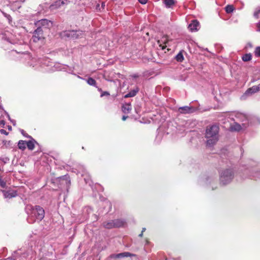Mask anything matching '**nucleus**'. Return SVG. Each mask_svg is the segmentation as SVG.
I'll list each match as a JSON object with an SVG mask.
<instances>
[{
    "label": "nucleus",
    "instance_id": "nucleus-1",
    "mask_svg": "<svg viewBox=\"0 0 260 260\" xmlns=\"http://www.w3.org/2000/svg\"><path fill=\"white\" fill-rule=\"evenodd\" d=\"M25 210L28 214L27 221L29 223H32L36 220L41 221L44 217V210L40 206L33 207L30 205H27L25 207Z\"/></svg>",
    "mask_w": 260,
    "mask_h": 260
},
{
    "label": "nucleus",
    "instance_id": "nucleus-2",
    "mask_svg": "<svg viewBox=\"0 0 260 260\" xmlns=\"http://www.w3.org/2000/svg\"><path fill=\"white\" fill-rule=\"evenodd\" d=\"M219 127L215 124L207 126L205 137L207 139V146H213L219 140Z\"/></svg>",
    "mask_w": 260,
    "mask_h": 260
},
{
    "label": "nucleus",
    "instance_id": "nucleus-3",
    "mask_svg": "<svg viewBox=\"0 0 260 260\" xmlns=\"http://www.w3.org/2000/svg\"><path fill=\"white\" fill-rule=\"evenodd\" d=\"M234 177V171L232 169H225L220 172V181L223 185L230 183Z\"/></svg>",
    "mask_w": 260,
    "mask_h": 260
},
{
    "label": "nucleus",
    "instance_id": "nucleus-4",
    "mask_svg": "<svg viewBox=\"0 0 260 260\" xmlns=\"http://www.w3.org/2000/svg\"><path fill=\"white\" fill-rule=\"evenodd\" d=\"M58 179L60 187L66 188L68 189L71 184V180L69 176L64 175L59 177Z\"/></svg>",
    "mask_w": 260,
    "mask_h": 260
},
{
    "label": "nucleus",
    "instance_id": "nucleus-5",
    "mask_svg": "<svg viewBox=\"0 0 260 260\" xmlns=\"http://www.w3.org/2000/svg\"><path fill=\"white\" fill-rule=\"evenodd\" d=\"M32 39L33 41L36 43L45 39L43 31L40 27H38L35 30Z\"/></svg>",
    "mask_w": 260,
    "mask_h": 260
},
{
    "label": "nucleus",
    "instance_id": "nucleus-6",
    "mask_svg": "<svg viewBox=\"0 0 260 260\" xmlns=\"http://www.w3.org/2000/svg\"><path fill=\"white\" fill-rule=\"evenodd\" d=\"M35 24L38 27H44V28H49L52 26V22L46 19H41L35 23Z\"/></svg>",
    "mask_w": 260,
    "mask_h": 260
},
{
    "label": "nucleus",
    "instance_id": "nucleus-7",
    "mask_svg": "<svg viewBox=\"0 0 260 260\" xmlns=\"http://www.w3.org/2000/svg\"><path fill=\"white\" fill-rule=\"evenodd\" d=\"M135 256V254L128 252H124L118 254H113L110 256V258L113 259H117L123 257H132Z\"/></svg>",
    "mask_w": 260,
    "mask_h": 260
},
{
    "label": "nucleus",
    "instance_id": "nucleus-8",
    "mask_svg": "<svg viewBox=\"0 0 260 260\" xmlns=\"http://www.w3.org/2000/svg\"><path fill=\"white\" fill-rule=\"evenodd\" d=\"M168 41V37L167 36H164L160 40L157 41V44L162 50H164L167 47L166 44Z\"/></svg>",
    "mask_w": 260,
    "mask_h": 260
},
{
    "label": "nucleus",
    "instance_id": "nucleus-9",
    "mask_svg": "<svg viewBox=\"0 0 260 260\" xmlns=\"http://www.w3.org/2000/svg\"><path fill=\"white\" fill-rule=\"evenodd\" d=\"M3 193L5 198L8 199L15 197L17 195V192L14 190H3Z\"/></svg>",
    "mask_w": 260,
    "mask_h": 260
},
{
    "label": "nucleus",
    "instance_id": "nucleus-10",
    "mask_svg": "<svg viewBox=\"0 0 260 260\" xmlns=\"http://www.w3.org/2000/svg\"><path fill=\"white\" fill-rule=\"evenodd\" d=\"M200 23L197 20H193L188 25V28L191 31H195L198 30Z\"/></svg>",
    "mask_w": 260,
    "mask_h": 260
},
{
    "label": "nucleus",
    "instance_id": "nucleus-11",
    "mask_svg": "<svg viewBox=\"0 0 260 260\" xmlns=\"http://www.w3.org/2000/svg\"><path fill=\"white\" fill-rule=\"evenodd\" d=\"M260 90V84L249 88L245 92V94L249 95L255 93Z\"/></svg>",
    "mask_w": 260,
    "mask_h": 260
},
{
    "label": "nucleus",
    "instance_id": "nucleus-12",
    "mask_svg": "<svg viewBox=\"0 0 260 260\" xmlns=\"http://www.w3.org/2000/svg\"><path fill=\"white\" fill-rule=\"evenodd\" d=\"M179 112L181 114H187L193 112V108L192 107L184 106L178 109Z\"/></svg>",
    "mask_w": 260,
    "mask_h": 260
},
{
    "label": "nucleus",
    "instance_id": "nucleus-13",
    "mask_svg": "<svg viewBox=\"0 0 260 260\" xmlns=\"http://www.w3.org/2000/svg\"><path fill=\"white\" fill-rule=\"evenodd\" d=\"M123 113L125 114L129 113L132 110V105L131 103H125L123 104L121 107Z\"/></svg>",
    "mask_w": 260,
    "mask_h": 260
},
{
    "label": "nucleus",
    "instance_id": "nucleus-14",
    "mask_svg": "<svg viewBox=\"0 0 260 260\" xmlns=\"http://www.w3.org/2000/svg\"><path fill=\"white\" fill-rule=\"evenodd\" d=\"M65 36L67 37H71L73 39H77L78 37V35L77 34V31L74 30H69L65 31Z\"/></svg>",
    "mask_w": 260,
    "mask_h": 260
},
{
    "label": "nucleus",
    "instance_id": "nucleus-15",
    "mask_svg": "<svg viewBox=\"0 0 260 260\" xmlns=\"http://www.w3.org/2000/svg\"><path fill=\"white\" fill-rule=\"evenodd\" d=\"M114 223V228H119L125 224L124 220L122 219H115L113 220Z\"/></svg>",
    "mask_w": 260,
    "mask_h": 260
},
{
    "label": "nucleus",
    "instance_id": "nucleus-16",
    "mask_svg": "<svg viewBox=\"0 0 260 260\" xmlns=\"http://www.w3.org/2000/svg\"><path fill=\"white\" fill-rule=\"evenodd\" d=\"M103 226L106 229L114 228V223L113 220L105 221L103 223Z\"/></svg>",
    "mask_w": 260,
    "mask_h": 260
},
{
    "label": "nucleus",
    "instance_id": "nucleus-17",
    "mask_svg": "<svg viewBox=\"0 0 260 260\" xmlns=\"http://www.w3.org/2000/svg\"><path fill=\"white\" fill-rule=\"evenodd\" d=\"M231 128L232 131H237V132L240 131L242 128L241 126L239 124L237 123L232 125L231 126Z\"/></svg>",
    "mask_w": 260,
    "mask_h": 260
},
{
    "label": "nucleus",
    "instance_id": "nucleus-18",
    "mask_svg": "<svg viewBox=\"0 0 260 260\" xmlns=\"http://www.w3.org/2000/svg\"><path fill=\"white\" fill-rule=\"evenodd\" d=\"M26 146V142L25 141L20 140L18 144V148L20 149L24 150L25 149Z\"/></svg>",
    "mask_w": 260,
    "mask_h": 260
},
{
    "label": "nucleus",
    "instance_id": "nucleus-19",
    "mask_svg": "<svg viewBox=\"0 0 260 260\" xmlns=\"http://www.w3.org/2000/svg\"><path fill=\"white\" fill-rule=\"evenodd\" d=\"M84 180L86 184H89V185H91L92 181L90 180V177L87 174L82 175Z\"/></svg>",
    "mask_w": 260,
    "mask_h": 260
},
{
    "label": "nucleus",
    "instance_id": "nucleus-20",
    "mask_svg": "<svg viewBox=\"0 0 260 260\" xmlns=\"http://www.w3.org/2000/svg\"><path fill=\"white\" fill-rule=\"evenodd\" d=\"M235 8L233 5H228L225 7V12L227 13H231L234 11Z\"/></svg>",
    "mask_w": 260,
    "mask_h": 260
},
{
    "label": "nucleus",
    "instance_id": "nucleus-21",
    "mask_svg": "<svg viewBox=\"0 0 260 260\" xmlns=\"http://www.w3.org/2000/svg\"><path fill=\"white\" fill-rule=\"evenodd\" d=\"M87 82L89 85L97 87L96 86V82L92 78H91V77L88 78V79L87 80Z\"/></svg>",
    "mask_w": 260,
    "mask_h": 260
},
{
    "label": "nucleus",
    "instance_id": "nucleus-22",
    "mask_svg": "<svg viewBox=\"0 0 260 260\" xmlns=\"http://www.w3.org/2000/svg\"><path fill=\"white\" fill-rule=\"evenodd\" d=\"M176 60L178 62H182L184 60V57L181 52H180L175 57Z\"/></svg>",
    "mask_w": 260,
    "mask_h": 260
},
{
    "label": "nucleus",
    "instance_id": "nucleus-23",
    "mask_svg": "<svg viewBox=\"0 0 260 260\" xmlns=\"http://www.w3.org/2000/svg\"><path fill=\"white\" fill-rule=\"evenodd\" d=\"M252 59V55L250 53L245 54L242 56V60L244 61H248Z\"/></svg>",
    "mask_w": 260,
    "mask_h": 260
},
{
    "label": "nucleus",
    "instance_id": "nucleus-24",
    "mask_svg": "<svg viewBox=\"0 0 260 260\" xmlns=\"http://www.w3.org/2000/svg\"><path fill=\"white\" fill-rule=\"evenodd\" d=\"M26 146L28 149L32 150L35 148V144L32 141L26 142Z\"/></svg>",
    "mask_w": 260,
    "mask_h": 260
},
{
    "label": "nucleus",
    "instance_id": "nucleus-25",
    "mask_svg": "<svg viewBox=\"0 0 260 260\" xmlns=\"http://www.w3.org/2000/svg\"><path fill=\"white\" fill-rule=\"evenodd\" d=\"M138 91L136 90H132L128 92L127 94H125L124 95V98H127L130 97H133L136 95V93H137Z\"/></svg>",
    "mask_w": 260,
    "mask_h": 260
},
{
    "label": "nucleus",
    "instance_id": "nucleus-26",
    "mask_svg": "<svg viewBox=\"0 0 260 260\" xmlns=\"http://www.w3.org/2000/svg\"><path fill=\"white\" fill-rule=\"evenodd\" d=\"M164 3L167 7L170 8L173 6L175 2L174 0H165Z\"/></svg>",
    "mask_w": 260,
    "mask_h": 260
},
{
    "label": "nucleus",
    "instance_id": "nucleus-27",
    "mask_svg": "<svg viewBox=\"0 0 260 260\" xmlns=\"http://www.w3.org/2000/svg\"><path fill=\"white\" fill-rule=\"evenodd\" d=\"M98 90L100 92H101V96L103 97L105 95H110V93L108 91H103L101 88H98Z\"/></svg>",
    "mask_w": 260,
    "mask_h": 260
},
{
    "label": "nucleus",
    "instance_id": "nucleus-28",
    "mask_svg": "<svg viewBox=\"0 0 260 260\" xmlns=\"http://www.w3.org/2000/svg\"><path fill=\"white\" fill-rule=\"evenodd\" d=\"M254 54L256 56L260 57V47H257L254 51Z\"/></svg>",
    "mask_w": 260,
    "mask_h": 260
},
{
    "label": "nucleus",
    "instance_id": "nucleus-29",
    "mask_svg": "<svg viewBox=\"0 0 260 260\" xmlns=\"http://www.w3.org/2000/svg\"><path fill=\"white\" fill-rule=\"evenodd\" d=\"M0 186L2 188H5L6 186V183L4 180H3L0 177Z\"/></svg>",
    "mask_w": 260,
    "mask_h": 260
},
{
    "label": "nucleus",
    "instance_id": "nucleus-30",
    "mask_svg": "<svg viewBox=\"0 0 260 260\" xmlns=\"http://www.w3.org/2000/svg\"><path fill=\"white\" fill-rule=\"evenodd\" d=\"M260 14V9H258L257 10H256L254 13V16L255 17H256V18H258V15L259 14Z\"/></svg>",
    "mask_w": 260,
    "mask_h": 260
},
{
    "label": "nucleus",
    "instance_id": "nucleus-31",
    "mask_svg": "<svg viewBox=\"0 0 260 260\" xmlns=\"http://www.w3.org/2000/svg\"><path fill=\"white\" fill-rule=\"evenodd\" d=\"M0 133L2 134H4V135H5L6 136L8 135V134H9V133L6 132V131L4 129H0Z\"/></svg>",
    "mask_w": 260,
    "mask_h": 260
},
{
    "label": "nucleus",
    "instance_id": "nucleus-32",
    "mask_svg": "<svg viewBox=\"0 0 260 260\" xmlns=\"http://www.w3.org/2000/svg\"><path fill=\"white\" fill-rule=\"evenodd\" d=\"M138 1L142 4H145L147 3L148 0H138Z\"/></svg>",
    "mask_w": 260,
    "mask_h": 260
},
{
    "label": "nucleus",
    "instance_id": "nucleus-33",
    "mask_svg": "<svg viewBox=\"0 0 260 260\" xmlns=\"http://www.w3.org/2000/svg\"><path fill=\"white\" fill-rule=\"evenodd\" d=\"M0 124L2 125L3 127L4 126L5 124V121L3 120L0 121Z\"/></svg>",
    "mask_w": 260,
    "mask_h": 260
},
{
    "label": "nucleus",
    "instance_id": "nucleus-34",
    "mask_svg": "<svg viewBox=\"0 0 260 260\" xmlns=\"http://www.w3.org/2000/svg\"><path fill=\"white\" fill-rule=\"evenodd\" d=\"M59 2H61V5H64L68 2V0H60Z\"/></svg>",
    "mask_w": 260,
    "mask_h": 260
},
{
    "label": "nucleus",
    "instance_id": "nucleus-35",
    "mask_svg": "<svg viewBox=\"0 0 260 260\" xmlns=\"http://www.w3.org/2000/svg\"><path fill=\"white\" fill-rule=\"evenodd\" d=\"M128 118V116H123L122 117V120L123 121H124L127 118Z\"/></svg>",
    "mask_w": 260,
    "mask_h": 260
},
{
    "label": "nucleus",
    "instance_id": "nucleus-36",
    "mask_svg": "<svg viewBox=\"0 0 260 260\" xmlns=\"http://www.w3.org/2000/svg\"><path fill=\"white\" fill-rule=\"evenodd\" d=\"M8 129L10 131H11L12 130V127L11 125H8Z\"/></svg>",
    "mask_w": 260,
    "mask_h": 260
},
{
    "label": "nucleus",
    "instance_id": "nucleus-37",
    "mask_svg": "<svg viewBox=\"0 0 260 260\" xmlns=\"http://www.w3.org/2000/svg\"><path fill=\"white\" fill-rule=\"evenodd\" d=\"M105 6V3H102V7L104 9Z\"/></svg>",
    "mask_w": 260,
    "mask_h": 260
},
{
    "label": "nucleus",
    "instance_id": "nucleus-38",
    "mask_svg": "<svg viewBox=\"0 0 260 260\" xmlns=\"http://www.w3.org/2000/svg\"><path fill=\"white\" fill-rule=\"evenodd\" d=\"M146 230V228H143L142 229V232L143 233L144 232H145Z\"/></svg>",
    "mask_w": 260,
    "mask_h": 260
},
{
    "label": "nucleus",
    "instance_id": "nucleus-39",
    "mask_svg": "<svg viewBox=\"0 0 260 260\" xmlns=\"http://www.w3.org/2000/svg\"><path fill=\"white\" fill-rule=\"evenodd\" d=\"M106 204H107L108 205H109V206H111V203L109 202H106Z\"/></svg>",
    "mask_w": 260,
    "mask_h": 260
},
{
    "label": "nucleus",
    "instance_id": "nucleus-40",
    "mask_svg": "<svg viewBox=\"0 0 260 260\" xmlns=\"http://www.w3.org/2000/svg\"><path fill=\"white\" fill-rule=\"evenodd\" d=\"M139 237H142V236H143V233H142V232H141V233L140 234H139Z\"/></svg>",
    "mask_w": 260,
    "mask_h": 260
},
{
    "label": "nucleus",
    "instance_id": "nucleus-41",
    "mask_svg": "<svg viewBox=\"0 0 260 260\" xmlns=\"http://www.w3.org/2000/svg\"><path fill=\"white\" fill-rule=\"evenodd\" d=\"M248 45H249V46H250V47H252V45H251L250 43H249V44H248Z\"/></svg>",
    "mask_w": 260,
    "mask_h": 260
},
{
    "label": "nucleus",
    "instance_id": "nucleus-42",
    "mask_svg": "<svg viewBox=\"0 0 260 260\" xmlns=\"http://www.w3.org/2000/svg\"><path fill=\"white\" fill-rule=\"evenodd\" d=\"M258 27L260 29V23L258 25Z\"/></svg>",
    "mask_w": 260,
    "mask_h": 260
}]
</instances>
